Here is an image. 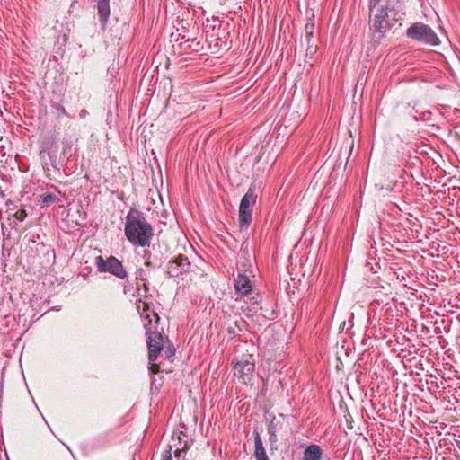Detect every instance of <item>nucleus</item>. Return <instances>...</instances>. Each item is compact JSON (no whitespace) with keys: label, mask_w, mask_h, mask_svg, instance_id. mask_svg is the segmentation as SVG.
<instances>
[{"label":"nucleus","mask_w":460,"mask_h":460,"mask_svg":"<svg viewBox=\"0 0 460 460\" xmlns=\"http://www.w3.org/2000/svg\"><path fill=\"white\" fill-rule=\"evenodd\" d=\"M137 308L141 314V317L146 323H144L146 334L147 335V346L149 351V362L151 363V370L157 372L159 369L158 365L155 363L158 355L163 349L164 338L158 331L159 316L155 312L149 313V304L139 300L137 304Z\"/></svg>","instance_id":"nucleus-1"},{"label":"nucleus","mask_w":460,"mask_h":460,"mask_svg":"<svg viewBox=\"0 0 460 460\" xmlns=\"http://www.w3.org/2000/svg\"><path fill=\"white\" fill-rule=\"evenodd\" d=\"M404 15L401 3L387 0L385 6L378 7L369 15L370 29L374 37L382 39L397 22L403 19Z\"/></svg>","instance_id":"nucleus-2"},{"label":"nucleus","mask_w":460,"mask_h":460,"mask_svg":"<svg viewBox=\"0 0 460 460\" xmlns=\"http://www.w3.org/2000/svg\"><path fill=\"white\" fill-rule=\"evenodd\" d=\"M124 233L128 241L137 247L149 246L154 236L151 224L141 211L135 208H130L126 216Z\"/></svg>","instance_id":"nucleus-3"},{"label":"nucleus","mask_w":460,"mask_h":460,"mask_svg":"<svg viewBox=\"0 0 460 460\" xmlns=\"http://www.w3.org/2000/svg\"><path fill=\"white\" fill-rule=\"evenodd\" d=\"M406 35L408 38L426 45L438 46L440 43V40L433 29L423 22L412 23L407 29Z\"/></svg>","instance_id":"nucleus-4"},{"label":"nucleus","mask_w":460,"mask_h":460,"mask_svg":"<svg viewBox=\"0 0 460 460\" xmlns=\"http://www.w3.org/2000/svg\"><path fill=\"white\" fill-rule=\"evenodd\" d=\"M257 197L255 185L252 184L240 202L238 214L240 227H247L252 223L253 207L256 203Z\"/></svg>","instance_id":"nucleus-5"},{"label":"nucleus","mask_w":460,"mask_h":460,"mask_svg":"<svg viewBox=\"0 0 460 460\" xmlns=\"http://www.w3.org/2000/svg\"><path fill=\"white\" fill-rule=\"evenodd\" d=\"M95 265L99 272L110 273L119 279H125L128 276L122 261L112 255L109 256L107 259L97 256L95 258Z\"/></svg>","instance_id":"nucleus-6"},{"label":"nucleus","mask_w":460,"mask_h":460,"mask_svg":"<svg viewBox=\"0 0 460 460\" xmlns=\"http://www.w3.org/2000/svg\"><path fill=\"white\" fill-rule=\"evenodd\" d=\"M234 376L238 377L244 385H252L253 381V373L255 363L252 354L242 358L234 363Z\"/></svg>","instance_id":"nucleus-7"},{"label":"nucleus","mask_w":460,"mask_h":460,"mask_svg":"<svg viewBox=\"0 0 460 460\" xmlns=\"http://www.w3.org/2000/svg\"><path fill=\"white\" fill-rule=\"evenodd\" d=\"M190 267V261L182 254H180L172 261H169L166 265L167 273L172 278H179L180 276L188 273Z\"/></svg>","instance_id":"nucleus-8"},{"label":"nucleus","mask_w":460,"mask_h":460,"mask_svg":"<svg viewBox=\"0 0 460 460\" xmlns=\"http://www.w3.org/2000/svg\"><path fill=\"white\" fill-rule=\"evenodd\" d=\"M234 290L235 293L242 296L250 294L252 291V283L250 279L243 273H238L234 279Z\"/></svg>","instance_id":"nucleus-9"},{"label":"nucleus","mask_w":460,"mask_h":460,"mask_svg":"<svg viewBox=\"0 0 460 460\" xmlns=\"http://www.w3.org/2000/svg\"><path fill=\"white\" fill-rule=\"evenodd\" d=\"M50 189H53L54 192H45L39 196V203L41 208L49 207L60 201V191L54 186H51Z\"/></svg>","instance_id":"nucleus-10"},{"label":"nucleus","mask_w":460,"mask_h":460,"mask_svg":"<svg viewBox=\"0 0 460 460\" xmlns=\"http://www.w3.org/2000/svg\"><path fill=\"white\" fill-rule=\"evenodd\" d=\"M323 454L319 445L311 444L305 449L302 460H322Z\"/></svg>","instance_id":"nucleus-11"},{"label":"nucleus","mask_w":460,"mask_h":460,"mask_svg":"<svg viewBox=\"0 0 460 460\" xmlns=\"http://www.w3.org/2000/svg\"><path fill=\"white\" fill-rule=\"evenodd\" d=\"M97 8L102 27V29H105L108 19L110 17L109 0H98Z\"/></svg>","instance_id":"nucleus-12"},{"label":"nucleus","mask_w":460,"mask_h":460,"mask_svg":"<svg viewBox=\"0 0 460 460\" xmlns=\"http://www.w3.org/2000/svg\"><path fill=\"white\" fill-rule=\"evenodd\" d=\"M254 457L256 460H266L268 456L262 439L258 432H254Z\"/></svg>","instance_id":"nucleus-13"},{"label":"nucleus","mask_w":460,"mask_h":460,"mask_svg":"<svg viewBox=\"0 0 460 460\" xmlns=\"http://www.w3.org/2000/svg\"><path fill=\"white\" fill-rule=\"evenodd\" d=\"M183 439L181 438L180 434L172 435L171 444L168 445V448L166 450H170V453L172 452L173 448H177V447H182Z\"/></svg>","instance_id":"nucleus-14"},{"label":"nucleus","mask_w":460,"mask_h":460,"mask_svg":"<svg viewBox=\"0 0 460 460\" xmlns=\"http://www.w3.org/2000/svg\"><path fill=\"white\" fill-rule=\"evenodd\" d=\"M280 426V421L276 417H273L268 424V432L278 433Z\"/></svg>","instance_id":"nucleus-15"},{"label":"nucleus","mask_w":460,"mask_h":460,"mask_svg":"<svg viewBox=\"0 0 460 460\" xmlns=\"http://www.w3.org/2000/svg\"><path fill=\"white\" fill-rule=\"evenodd\" d=\"M314 30H315V25L314 22L306 23V25L305 27V37H306L308 44L310 43L312 38L314 37Z\"/></svg>","instance_id":"nucleus-16"},{"label":"nucleus","mask_w":460,"mask_h":460,"mask_svg":"<svg viewBox=\"0 0 460 460\" xmlns=\"http://www.w3.org/2000/svg\"><path fill=\"white\" fill-rule=\"evenodd\" d=\"M135 275H136V279L137 280H140V281H146L147 279V272L143 269V268H139V269H137L136 272H135Z\"/></svg>","instance_id":"nucleus-17"},{"label":"nucleus","mask_w":460,"mask_h":460,"mask_svg":"<svg viewBox=\"0 0 460 460\" xmlns=\"http://www.w3.org/2000/svg\"><path fill=\"white\" fill-rule=\"evenodd\" d=\"M189 449V445L187 441H183L182 447H177L174 450V456L180 457L182 452H186Z\"/></svg>","instance_id":"nucleus-18"},{"label":"nucleus","mask_w":460,"mask_h":460,"mask_svg":"<svg viewBox=\"0 0 460 460\" xmlns=\"http://www.w3.org/2000/svg\"><path fill=\"white\" fill-rule=\"evenodd\" d=\"M13 217H14L18 221L22 222V221L26 218V217H27L26 210H25V209H23V208H22V209H19V210H17V211L14 213Z\"/></svg>","instance_id":"nucleus-19"},{"label":"nucleus","mask_w":460,"mask_h":460,"mask_svg":"<svg viewBox=\"0 0 460 460\" xmlns=\"http://www.w3.org/2000/svg\"><path fill=\"white\" fill-rule=\"evenodd\" d=\"M268 433L270 435L269 442H270L271 449H273L274 446L276 445V443L278 441L277 433H273V432H268Z\"/></svg>","instance_id":"nucleus-20"},{"label":"nucleus","mask_w":460,"mask_h":460,"mask_svg":"<svg viewBox=\"0 0 460 460\" xmlns=\"http://www.w3.org/2000/svg\"><path fill=\"white\" fill-rule=\"evenodd\" d=\"M161 460H173L170 450H164L163 452Z\"/></svg>","instance_id":"nucleus-21"},{"label":"nucleus","mask_w":460,"mask_h":460,"mask_svg":"<svg viewBox=\"0 0 460 460\" xmlns=\"http://www.w3.org/2000/svg\"><path fill=\"white\" fill-rule=\"evenodd\" d=\"M381 0H369V11L370 13H374L376 6L379 4Z\"/></svg>","instance_id":"nucleus-22"},{"label":"nucleus","mask_w":460,"mask_h":460,"mask_svg":"<svg viewBox=\"0 0 460 460\" xmlns=\"http://www.w3.org/2000/svg\"><path fill=\"white\" fill-rule=\"evenodd\" d=\"M88 114H89V113H88L87 110L83 109V110H81V111H80V112H79V117H80L81 119H84Z\"/></svg>","instance_id":"nucleus-23"},{"label":"nucleus","mask_w":460,"mask_h":460,"mask_svg":"<svg viewBox=\"0 0 460 460\" xmlns=\"http://www.w3.org/2000/svg\"><path fill=\"white\" fill-rule=\"evenodd\" d=\"M145 265H146V267H152V262H151V261H146V262H145Z\"/></svg>","instance_id":"nucleus-24"},{"label":"nucleus","mask_w":460,"mask_h":460,"mask_svg":"<svg viewBox=\"0 0 460 460\" xmlns=\"http://www.w3.org/2000/svg\"><path fill=\"white\" fill-rule=\"evenodd\" d=\"M143 287H144V288H145V290H146V291H147V290H148V288H147V286H146V283H144V284H143Z\"/></svg>","instance_id":"nucleus-25"}]
</instances>
